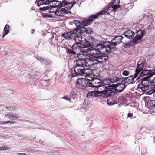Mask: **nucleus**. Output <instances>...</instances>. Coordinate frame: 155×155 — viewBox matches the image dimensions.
<instances>
[{
	"instance_id": "obj_50",
	"label": "nucleus",
	"mask_w": 155,
	"mask_h": 155,
	"mask_svg": "<svg viewBox=\"0 0 155 155\" xmlns=\"http://www.w3.org/2000/svg\"><path fill=\"white\" fill-rule=\"evenodd\" d=\"M51 15L50 14H49L47 13H45L44 15V16L45 17H51Z\"/></svg>"
},
{
	"instance_id": "obj_25",
	"label": "nucleus",
	"mask_w": 155,
	"mask_h": 155,
	"mask_svg": "<svg viewBox=\"0 0 155 155\" xmlns=\"http://www.w3.org/2000/svg\"><path fill=\"white\" fill-rule=\"evenodd\" d=\"M147 107L149 109H153L155 106V101L153 100H149L147 102Z\"/></svg>"
},
{
	"instance_id": "obj_16",
	"label": "nucleus",
	"mask_w": 155,
	"mask_h": 155,
	"mask_svg": "<svg viewBox=\"0 0 155 155\" xmlns=\"http://www.w3.org/2000/svg\"><path fill=\"white\" fill-rule=\"evenodd\" d=\"M84 41L82 42L83 46H85L86 48H89V47L92 46L94 45L93 44L94 43L95 41L94 39L92 37H91L87 39H84Z\"/></svg>"
},
{
	"instance_id": "obj_49",
	"label": "nucleus",
	"mask_w": 155,
	"mask_h": 155,
	"mask_svg": "<svg viewBox=\"0 0 155 155\" xmlns=\"http://www.w3.org/2000/svg\"><path fill=\"white\" fill-rule=\"evenodd\" d=\"M62 99H65L67 100L70 101L71 98L67 96H64L62 98Z\"/></svg>"
},
{
	"instance_id": "obj_37",
	"label": "nucleus",
	"mask_w": 155,
	"mask_h": 155,
	"mask_svg": "<svg viewBox=\"0 0 155 155\" xmlns=\"http://www.w3.org/2000/svg\"><path fill=\"white\" fill-rule=\"evenodd\" d=\"M57 1H55L54 0H44V4L47 5L49 4L51 2H54V4H55L56 3Z\"/></svg>"
},
{
	"instance_id": "obj_17",
	"label": "nucleus",
	"mask_w": 155,
	"mask_h": 155,
	"mask_svg": "<svg viewBox=\"0 0 155 155\" xmlns=\"http://www.w3.org/2000/svg\"><path fill=\"white\" fill-rule=\"evenodd\" d=\"M120 2V0H113L110 3V7L108 8L107 10H109L110 8L111 10L113 9L114 11H116L120 7V5H118Z\"/></svg>"
},
{
	"instance_id": "obj_5",
	"label": "nucleus",
	"mask_w": 155,
	"mask_h": 155,
	"mask_svg": "<svg viewBox=\"0 0 155 155\" xmlns=\"http://www.w3.org/2000/svg\"><path fill=\"white\" fill-rule=\"evenodd\" d=\"M115 47L112 43L108 41H102L97 44L98 48L101 50L105 48V51L108 54L114 52Z\"/></svg>"
},
{
	"instance_id": "obj_1",
	"label": "nucleus",
	"mask_w": 155,
	"mask_h": 155,
	"mask_svg": "<svg viewBox=\"0 0 155 155\" xmlns=\"http://www.w3.org/2000/svg\"><path fill=\"white\" fill-rule=\"evenodd\" d=\"M83 64V68H80V69L78 71L79 72L73 73L72 75V77L84 75L89 76V74H91V73L92 72V70L88 68H85V66L92 67L94 65L97 64V61L94 57L92 59H91L89 56L87 58H86L84 63Z\"/></svg>"
},
{
	"instance_id": "obj_14",
	"label": "nucleus",
	"mask_w": 155,
	"mask_h": 155,
	"mask_svg": "<svg viewBox=\"0 0 155 155\" xmlns=\"http://www.w3.org/2000/svg\"><path fill=\"white\" fill-rule=\"evenodd\" d=\"M118 80H119V78L114 75L111 76L109 78H108L107 79L104 80L103 83L104 84L108 85V86H107V87H110V85H109L110 84V82L112 83H114L118 82Z\"/></svg>"
},
{
	"instance_id": "obj_11",
	"label": "nucleus",
	"mask_w": 155,
	"mask_h": 155,
	"mask_svg": "<svg viewBox=\"0 0 155 155\" xmlns=\"http://www.w3.org/2000/svg\"><path fill=\"white\" fill-rule=\"evenodd\" d=\"M97 64H102L106 62L108 59V55L102 53L100 56H95Z\"/></svg>"
},
{
	"instance_id": "obj_23",
	"label": "nucleus",
	"mask_w": 155,
	"mask_h": 155,
	"mask_svg": "<svg viewBox=\"0 0 155 155\" xmlns=\"http://www.w3.org/2000/svg\"><path fill=\"white\" fill-rule=\"evenodd\" d=\"M97 49L94 48L92 46L87 48L85 49V53H90L91 55L94 56V57L95 53L96 51V50Z\"/></svg>"
},
{
	"instance_id": "obj_46",
	"label": "nucleus",
	"mask_w": 155,
	"mask_h": 155,
	"mask_svg": "<svg viewBox=\"0 0 155 155\" xmlns=\"http://www.w3.org/2000/svg\"><path fill=\"white\" fill-rule=\"evenodd\" d=\"M77 34L74 35L71 34V33L70 36V39H73L74 40H75V38L76 37V36Z\"/></svg>"
},
{
	"instance_id": "obj_24",
	"label": "nucleus",
	"mask_w": 155,
	"mask_h": 155,
	"mask_svg": "<svg viewBox=\"0 0 155 155\" xmlns=\"http://www.w3.org/2000/svg\"><path fill=\"white\" fill-rule=\"evenodd\" d=\"M82 31V35H85V34H91L92 32V30L89 28H85L84 27L83 28H81Z\"/></svg>"
},
{
	"instance_id": "obj_18",
	"label": "nucleus",
	"mask_w": 155,
	"mask_h": 155,
	"mask_svg": "<svg viewBox=\"0 0 155 155\" xmlns=\"http://www.w3.org/2000/svg\"><path fill=\"white\" fill-rule=\"evenodd\" d=\"M80 44L78 42L74 43L71 46V48L73 50L76 51L77 52L78 51H85V49L86 48L85 46L80 45Z\"/></svg>"
},
{
	"instance_id": "obj_36",
	"label": "nucleus",
	"mask_w": 155,
	"mask_h": 155,
	"mask_svg": "<svg viewBox=\"0 0 155 155\" xmlns=\"http://www.w3.org/2000/svg\"><path fill=\"white\" fill-rule=\"evenodd\" d=\"M18 117H19L18 114H15L14 115V114H12L11 118H9V119L12 120H15L18 119Z\"/></svg>"
},
{
	"instance_id": "obj_3",
	"label": "nucleus",
	"mask_w": 155,
	"mask_h": 155,
	"mask_svg": "<svg viewBox=\"0 0 155 155\" xmlns=\"http://www.w3.org/2000/svg\"><path fill=\"white\" fill-rule=\"evenodd\" d=\"M81 53H78L77 55L78 58L76 62V66H75L74 69V73L79 72L80 68H83V63H84L85 60L88 57L87 53H85V51H80Z\"/></svg>"
},
{
	"instance_id": "obj_31",
	"label": "nucleus",
	"mask_w": 155,
	"mask_h": 155,
	"mask_svg": "<svg viewBox=\"0 0 155 155\" xmlns=\"http://www.w3.org/2000/svg\"><path fill=\"white\" fill-rule=\"evenodd\" d=\"M71 33L70 32L63 33L61 35V36L64 38L66 39H70Z\"/></svg>"
},
{
	"instance_id": "obj_47",
	"label": "nucleus",
	"mask_w": 155,
	"mask_h": 155,
	"mask_svg": "<svg viewBox=\"0 0 155 155\" xmlns=\"http://www.w3.org/2000/svg\"><path fill=\"white\" fill-rule=\"evenodd\" d=\"M6 109L9 110H14L15 109V108L13 106H9L6 107Z\"/></svg>"
},
{
	"instance_id": "obj_33",
	"label": "nucleus",
	"mask_w": 155,
	"mask_h": 155,
	"mask_svg": "<svg viewBox=\"0 0 155 155\" xmlns=\"http://www.w3.org/2000/svg\"><path fill=\"white\" fill-rule=\"evenodd\" d=\"M60 9L61 10V12L64 15L65 14H67L71 13V12L67 9H66L65 8H61L62 7H59Z\"/></svg>"
},
{
	"instance_id": "obj_10",
	"label": "nucleus",
	"mask_w": 155,
	"mask_h": 155,
	"mask_svg": "<svg viewBox=\"0 0 155 155\" xmlns=\"http://www.w3.org/2000/svg\"><path fill=\"white\" fill-rule=\"evenodd\" d=\"M104 90L102 92L99 91H91L88 93L87 95L86 96L87 97L91 98V97H100V98H102V97H107L105 94H104Z\"/></svg>"
},
{
	"instance_id": "obj_7",
	"label": "nucleus",
	"mask_w": 155,
	"mask_h": 155,
	"mask_svg": "<svg viewBox=\"0 0 155 155\" xmlns=\"http://www.w3.org/2000/svg\"><path fill=\"white\" fill-rule=\"evenodd\" d=\"M148 79V76L143 78L142 79L141 82L138 85V88L143 91H146L149 89L150 87V83Z\"/></svg>"
},
{
	"instance_id": "obj_43",
	"label": "nucleus",
	"mask_w": 155,
	"mask_h": 155,
	"mask_svg": "<svg viewBox=\"0 0 155 155\" xmlns=\"http://www.w3.org/2000/svg\"><path fill=\"white\" fill-rule=\"evenodd\" d=\"M55 6H53L50 9L49 12L50 13L51 12H54L55 13V9H54V8H56L57 6H57V5H55Z\"/></svg>"
},
{
	"instance_id": "obj_2",
	"label": "nucleus",
	"mask_w": 155,
	"mask_h": 155,
	"mask_svg": "<svg viewBox=\"0 0 155 155\" xmlns=\"http://www.w3.org/2000/svg\"><path fill=\"white\" fill-rule=\"evenodd\" d=\"M126 87V86L124 83H121L118 85L115 88L110 87H106L104 90V94H105L107 97H112L116 93H119L122 92Z\"/></svg>"
},
{
	"instance_id": "obj_52",
	"label": "nucleus",
	"mask_w": 155,
	"mask_h": 155,
	"mask_svg": "<svg viewBox=\"0 0 155 155\" xmlns=\"http://www.w3.org/2000/svg\"><path fill=\"white\" fill-rule=\"evenodd\" d=\"M133 116L132 113H128L127 114V117H131Z\"/></svg>"
},
{
	"instance_id": "obj_12",
	"label": "nucleus",
	"mask_w": 155,
	"mask_h": 155,
	"mask_svg": "<svg viewBox=\"0 0 155 155\" xmlns=\"http://www.w3.org/2000/svg\"><path fill=\"white\" fill-rule=\"evenodd\" d=\"M55 5H57V6H58L59 7H64L68 10L71 9L72 7V5H71V3L68 2L66 0H62V1H56Z\"/></svg>"
},
{
	"instance_id": "obj_9",
	"label": "nucleus",
	"mask_w": 155,
	"mask_h": 155,
	"mask_svg": "<svg viewBox=\"0 0 155 155\" xmlns=\"http://www.w3.org/2000/svg\"><path fill=\"white\" fill-rule=\"evenodd\" d=\"M86 79L81 78L78 79L76 83L77 87L79 89H84L86 87H88L89 81Z\"/></svg>"
},
{
	"instance_id": "obj_55",
	"label": "nucleus",
	"mask_w": 155,
	"mask_h": 155,
	"mask_svg": "<svg viewBox=\"0 0 155 155\" xmlns=\"http://www.w3.org/2000/svg\"><path fill=\"white\" fill-rule=\"evenodd\" d=\"M70 3H71V5H72V6H73L74 5H75L76 4V1H74L72 2H71Z\"/></svg>"
},
{
	"instance_id": "obj_42",
	"label": "nucleus",
	"mask_w": 155,
	"mask_h": 155,
	"mask_svg": "<svg viewBox=\"0 0 155 155\" xmlns=\"http://www.w3.org/2000/svg\"><path fill=\"white\" fill-rule=\"evenodd\" d=\"M155 88L153 89H151L149 91H147L146 93L149 95H151L153 93L155 92Z\"/></svg>"
},
{
	"instance_id": "obj_21",
	"label": "nucleus",
	"mask_w": 155,
	"mask_h": 155,
	"mask_svg": "<svg viewBox=\"0 0 155 155\" xmlns=\"http://www.w3.org/2000/svg\"><path fill=\"white\" fill-rule=\"evenodd\" d=\"M135 78L131 76L125 78L124 81V84L127 86V85L134 83V78Z\"/></svg>"
},
{
	"instance_id": "obj_15",
	"label": "nucleus",
	"mask_w": 155,
	"mask_h": 155,
	"mask_svg": "<svg viewBox=\"0 0 155 155\" xmlns=\"http://www.w3.org/2000/svg\"><path fill=\"white\" fill-rule=\"evenodd\" d=\"M145 64V62L143 61L142 62L139 61L137 64V68L135 70V73L134 75V78H136L138 76V73L142 71L143 68Z\"/></svg>"
},
{
	"instance_id": "obj_54",
	"label": "nucleus",
	"mask_w": 155,
	"mask_h": 155,
	"mask_svg": "<svg viewBox=\"0 0 155 155\" xmlns=\"http://www.w3.org/2000/svg\"><path fill=\"white\" fill-rule=\"evenodd\" d=\"M5 116L9 118H11L12 116L11 114H5Z\"/></svg>"
},
{
	"instance_id": "obj_27",
	"label": "nucleus",
	"mask_w": 155,
	"mask_h": 155,
	"mask_svg": "<svg viewBox=\"0 0 155 155\" xmlns=\"http://www.w3.org/2000/svg\"><path fill=\"white\" fill-rule=\"evenodd\" d=\"M81 29H79L78 27H76L74 29L71 30L70 31L71 34L76 35L78 34L77 33H78L82 35Z\"/></svg>"
},
{
	"instance_id": "obj_26",
	"label": "nucleus",
	"mask_w": 155,
	"mask_h": 155,
	"mask_svg": "<svg viewBox=\"0 0 155 155\" xmlns=\"http://www.w3.org/2000/svg\"><path fill=\"white\" fill-rule=\"evenodd\" d=\"M82 37L80 35L77 34L76 36V37L75 38V41L76 42H78L80 43V45H82L83 46V45L82 44V42L84 41V40H82Z\"/></svg>"
},
{
	"instance_id": "obj_51",
	"label": "nucleus",
	"mask_w": 155,
	"mask_h": 155,
	"mask_svg": "<svg viewBox=\"0 0 155 155\" xmlns=\"http://www.w3.org/2000/svg\"><path fill=\"white\" fill-rule=\"evenodd\" d=\"M35 58L37 59V60H38L40 61H41V63H42V59H41V58L39 57V56H38L37 57H36Z\"/></svg>"
},
{
	"instance_id": "obj_6",
	"label": "nucleus",
	"mask_w": 155,
	"mask_h": 155,
	"mask_svg": "<svg viewBox=\"0 0 155 155\" xmlns=\"http://www.w3.org/2000/svg\"><path fill=\"white\" fill-rule=\"evenodd\" d=\"M91 77H89L90 79H88L89 81L88 87L95 88L94 90H96V89H97V88L99 87V84L101 83V81L97 78L96 75H92L91 74Z\"/></svg>"
},
{
	"instance_id": "obj_45",
	"label": "nucleus",
	"mask_w": 155,
	"mask_h": 155,
	"mask_svg": "<svg viewBox=\"0 0 155 155\" xmlns=\"http://www.w3.org/2000/svg\"><path fill=\"white\" fill-rule=\"evenodd\" d=\"M44 4V0H41L39 1L37 3V5L39 7L41 5Z\"/></svg>"
},
{
	"instance_id": "obj_32",
	"label": "nucleus",
	"mask_w": 155,
	"mask_h": 155,
	"mask_svg": "<svg viewBox=\"0 0 155 155\" xmlns=\"http://www.w3.org/2000/svg\"><path fill=\"white\" fill-rule=\"evenodd\" d=\"M43 61L44 63L46 65H48L51 64H52L51 61L49 59L47 58H43L42 61Z\"/></svg>"
},
{
	"instance_id": "obj_30",
	"label": "nucleus",
	"mask_w": 155,
	"mask_h": 155,
	"mask_svg": "<svg viewBox=\"0 0 155 155\" xmlns=\"http://www.w3.org/2000/svg\"><path fill=\"white\" fill-rule=\"evenodd\" d=\"M67 52L69 54H77V52L76 51L73 50L71 48H68L67 50Z\"/></svg>"
},
{
	"instance_id": "obj_22",
	"label": "nucleus",
	"mask_w": 155,
	"mask_h": 155,
	"mask_svg": "<svg viewBox=\"0 0 155 155\" xmlns=\"http://www.w3.org/2000/svg\"><path fill=\"white\" fill-rule=\"evenodd\" d=\"M104 14L105 15H107L109 14V12L107 11L101 10L100 12L97 13L96 15H91V17H92V19H95L97 18L99 16L101 15L102 14Z\"/></svg>"
},
{
	"instance_id": "obj_34",
	"label": "nucleus",
	"mask_w": 155,
	"mask_h": 155,
	"mask_svg": "<svg viewBox=\"0 0 155 155\" xmlns=\"http://www.w3.org/2000/svg\"><path fill=\"white\" fill-rule=\"evenodd\" d=\"M97 48L96 50V51L95 53L94 57L100 56L102 53L100 51V50H101L97 48Z\"/></svg>"
},
{
	"instance_id": "obj_20",
	"label": "nucleus",
	"mask_w": 155,
	"mask_h": 155,
	"mask_svg": "<svg viewBox=\"0 0 155 155\" xmlns=\"http://www.w3.org/2000/svg\"><path fill=\"white\" fill-rule=\"evenodd\" d=\"M135 35L134 32L130 30L127 31L123 34V35L125 36L127 38L130 40L132 39V41L134 39Z\"/></svg>"
},
{
	"instance_id": "obj_28",
	"label": "nucleus",
	"mask_w": 155,
	"mask_h": 155,
	"mask_svg": "<svg viewBox=\"0 0 155 155\" xmlns=\"http://www.w3.org/2000/svg\"><path fill=\"white\" fill-rule=\"evenodd\" d=\"M9 28L10 26L9 25H5L4 28V31L3 32L2 38H4L6 35L9 32Z\"/></svg>"
},
{
	"instance_id": "obj_38",
	"label": "nucleus",
	"mask_w": 155,
	"mask_h": 155,
	"mask_svg": "<svg viewBox=\"0 0 155 155\" xmlns=\"http://www.w3.org/2000/svg\"><path fill=\"white\" fill-rule=\"evenodd\" d=\"M77 96V94L74 91H72L71 92L70 95V97H72L73 99H74Z\"/></svg>"
},
{
	"instance_id": "obj_56",
	"label": "nucleus",
	"mask_w": 155,
	"mask_h": 155,
	"mask_svg": "<svg viewBox=\"0 0 155 155\" xmlns=\"http://www.w3.org/2000/svg\"><path fill=\"white\" fill-rule=\"evenodd\" d=\"M17 154L20 155H28L27 154L24 153H17Z\"/></svg>"
},
{
	"instance_id": "obj_19",
	"label": "nucleus",
	"mask_w": 155,
	"mask_h": 155,
	"mask_svg": "<svg viewBox=\"0 0 155 155\" xmlns=\"http://www.w3.org/2000/svg\"><path fill=\"white\" fill-rule=\"evenodd\" d=\"M124 38L121 36H118L115 37L111 40L112 44L114 47H115L122 42V40H124Z\"/></svg>"
},
{
	"instance_id": "obj_8",
	"label": "nucleus",
	"mask_w": 155,
	"mask_h": 155,
	"mask_svg": "<svg viewBox=\"0 0 155 155\" xmlns=\"http://www.w3.org/2000/svg\"><path fill=\"white\" fill-rule=\"evenodd\" d=\"M92 21L93 19L91 16L88 19H86L81 22L77 20H74V23L77 27H78L79 29H81V28H83L84 27L90 25L92 23Z\"/></svg>"
},
{
	"instance_id": "obj_40",
	"label": "nucleus",
	"mask_w": 155,
	"mask_h": 155,
	"mask_svg": "<svg viewBox=\"0 0 155 155\" xmlns=\"http://www.w3.org/2000/svg\"><path fill=\"white\" fill-rule=\"evenodd\" d=\"M126 78H119V80L118 81V82L120 84L121 83H124V81L125 79Z\"/></svg>"
},
{
	"instance_id": "obj_41",
	"label": "nucleus",
	"mask_w": 155,
	"mask_h": 155,
	"mask_svg": "<svg viewBox=\"0 0 155 155\" xmlns=\"http://www.w3.org/2000/svg\"><path fill=\"white\" fill-rule=\"evenodd\" d=\"M50 7L48 6L44 7L42 8H40L39 9L41 11H45L49 9Z\"/></svg>"
},
{
	"instance_id": "obj_13",
	"label": "nucleus",
	"mask_w": 155,
	"mask_h": 155,
	"mask_svg": "<svg viewBox=\"0 0 155 155\" xmlns=\"http://www.w3.org/2000/svg\"><path fill=\"white\" fill-rule=\"evenodd\" d=\"M149 74L153 75H155V68L152 70H143L138 75V78H140L141 77L146 76Z\"/></svg>"
},
{
	"instance_id": "obj_44",
	"label": "nucleus",
	"mask_w": 155,
	"mask_h": 155,
	"mask_svg": "<svg viewBox=\"0 0 155 155\" xmlns=\"http://www.w3.org/2000/svg\"><path fill=\"white\" fill-rule=\"evenodd\" d=\"M129 72L127 70H124L122 73V74L123 76H127L129 75Z\"/></svg>"
},
{
	"instance_id": "obj_4",
	"label": "nucleus",
	"mask_w": 155,
	"mask_h": 155,
	"mask_svg": "<svg viewBox=\"0 0 155 155\" xmlns=\"http://www.w3.org/2000/svg\"><path fill=\"white\" fill-rule=\"evenodd\" d=\"M146 33V32L144 29L137 31L136 32V35L133 41L130 40L129 43L124 44L126 46H130L131 45H133L134 44L138 43L139 42V41L141 40L142 38L145 35Z\"/></svg>"
},
{
	"instance_id": "obj_57",
	"label": "nucleus",
	"mask_w": 155,
	"mask_h": 155,
	"mask_svg": "<svg viewBox=\"0 0 155 155\" xmlns=\"http://www.w3.org/2000/svg\"><path fill=\"white\" fill-rule=\"evenodd\" d=\"M35 31V30L34 29H33L32 30V33H33V32H34Z\"/></svg>"
},
{
	"instance_id": "obj_35",
	"label": "nucleus",
	"mask_w": 155,
	"mask_h": 155,
	"mask_svg": "<svg viewBox=\"0 0 155 155\" xmlns=\"http://www.w3.org/2000/svg\"><path fill=\"white\" fill-rule=\"evenodd\" d=\"M105 102H107V104L109 106L113 105L115 103H117V102L113 101H111L110 99L107 100Z\"/></svg>"
},
{
	"instance_id": "obj_53",
	"label": "nucleus",
	"mask_w": 155,
	"mask_h": 155,
	"mask_svg": "<svg viewBox=\"0 0 155 155\" xmlns=\"http://www.w3.org/2000/svg\"><path fill=\"white\" fill-rule=\"evenodd\" d=\"M6 149V148L5 147H0V150H3Z\"/></svg>"
},
{
	"instance_id": "obj_29",
	"label": "nucleus",
	"mask_w": 155,
	"mask_h": 155,
	"mask_svg": "<svg viewBox=\"0 0 155 155\" xmlns=\"http://www.w3.org/2000/svg\"><path fill=\"white\" fill-rule=\"evenodd\" d=\"M55 14L58 16H61L64 15L60 8H57V9H55Z\"/></svg>"
},
{
	"instance_id": "obj_39",
	"label": "nucleus",
	"mask_w": 155,
	"mask_h": 155,
	"mask_svg": "<svg viewBox=\"0 0 155 155\" xmlns=\"http://www.w3.org/2000/svg\"><path fill=\"white\" fill-rule=\"evenodd\" d=\"M15 121H2L0 122V124L3 125V124H8L9 123H10L11 124H13L15 123Z\"/></svg>"
},
{
	"instance_id": "obj_48",
	"label": "nucleus",
	"mask_w": 155,
	"mask_h": 155,
	"mask_svg": "<svg viewBox=\"0 0 155 155\" xmlns=\"http://www.w3.org/2000/svg\"><path fill=\"white\" fill-rule=\"evenodd\" d=\"M150 85L151 86H153L154 87V88H155V78H154L153 80V82H150Z\"/></svg>"
}]
</instances>
